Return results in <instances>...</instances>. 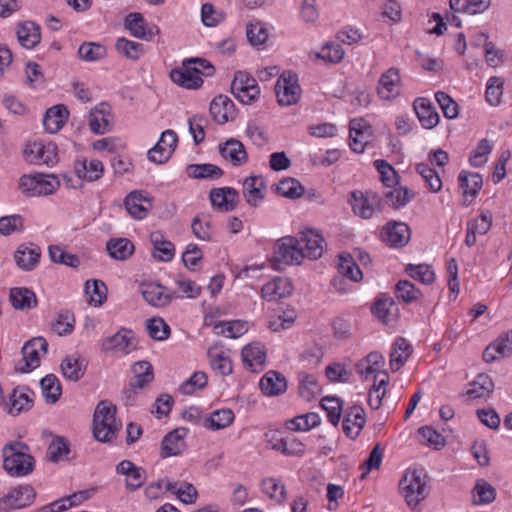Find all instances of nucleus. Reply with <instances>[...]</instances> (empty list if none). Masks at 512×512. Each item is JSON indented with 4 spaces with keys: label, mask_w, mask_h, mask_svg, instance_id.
<instances>
[{
    "label": "nucleus",
    "mask_w": 512,
    "mask_h": 512,
    "mask_svg": "<svg viewBox=\"0 0 512 512\" xmlns=\"http://www.w3.org/2000/svg\"><path fill=\"white\" fill-rule=\"evenodd\" d=\"M28 451V445L20 441L9 442L3 447V468L10 476H26L33 471L34 458Z\"/></svg>",
    "instance_id": "nucleus-1"
},
{
    "label": "nucleus",
    "mask_w": 512,
    "mask_h": 512,
    "mask_svg": "<svg viewBox=\"0 0 512 512\" xmlns=\"http://www.w3.org/2000/svg\"><path fill=\"white\" fill-rule=\"evenodd\" d=\"M116 407L107 401L98 403L93 417V434L99 442H111L118 431Z\"/></svg>",
    "instance_id": "nucleus-2"
},
{
    "label": "nucleus",
    "mask_w": 512,
    "mask_h": 512,
    "mask_svg": "<svg viewBox=\"0 0 512 512\" xmlns=\"http://www.w3.org/2000/svg\"><path fill=\"white\" fill-rule=\"evenodd\" d=\"M196 63H205L208 67L209 72H206L205 76H211L214 73V66L209 61L202 58H190L183 61L181 68L173 69L170 72L171 80L186 89H197L201 87L203 84V80L200 76L201 71L199 68L193 66Z\"/></svg>",
    "instance_id": "nucleus-3"
},
{
    "label": "nucleus",
    "mask_w": 512,
    "mask_h": 512,
    "mask_svg": "<svg viewBox=\"0 0 512 512\" xmlns=\"http://www.w3.org/2000/svg\"><path fill=\"white\" fill-rule=\"evenodd\" d=\"M305 258L299 239L286 236L279 239L274 246L272 267L281 270V265H300Z\"/></svg>",
    "instance_id": "nucleus-4"
},
{
    "label": "nucleus",
    "mask_w": 512,
    "mask_h": 512,
    "mask_svg": "<svg viewBox=\"0 0 512 512\" xmlns=\"http://www.w3.org/2000/svg\"><path fill=\"white\" fill-rule=\"evenodd\" d=\"M402 496L409 507H416L429 494L426 481L419 471L406 473L399 483Z\"/></svg>",
    "instance_id": "nucleus-5"
},
{
    "label": "nucleus",
    "mask_w": 512,
    "mask_h": 512,
    "mask_svg": "<svg viewBox=\"0 0 512 512\" xmlns=\"http://www.w3.org/2000/svg\"><path fill=\"white\" fill-rule=\"evenodd\" d=\"M48 343L43 337H34L27 341L21 350L22 358L15 363V371L28 373L40 365L41 355L47 353Z\"/></svg>",
    "instance_id": "nucleus-6"
},
{
    "label": "nucleus",
    "mask_w": 512,
    "mask_h": 512,
    "mask_svg": "<svg viewBox=\"0 0 512 512\" xmlns=\"http://www.w3.org/2000/svg\"><path fill=\"white\" fill-rule=\"evenodd\" d=\"M275 92L281 106L296 104L301 96L298 76L291 72H283L275 85Z\"/></svg>",
    "instance_id": "nucleus-7"
},
{
    "label": "nucleus",
    "mask_w": 512,
    "mask_h": 512,
    "mask_svg": "<svg viewBox=\"0 0 512 512\" xmlns=\"http://www.w3.org/2000/svg\"><path fill=\"white\" fill-rule=\"evenodd\" d=\"M178 136L173 130H165L153 148L148 151V159L156 164L166 163L174 153Z\"/></svg>",
    "instance_id": "nucleus-8"
},
{
    "label": "nucleus",
    "mask_w": 512,
    "mask_h": 512,
    "mask_svg": "<svg viewBox=\"0 0 512 512\" xmlns=\"http://www.w3.org/2000/svg\"><path fill=\"white\" fill-rule=\"evenodd\" d=\"M379 204L380 198L375 192H352L351 205L353 212L363 219H370L373 216L375 209L376 207L379 206Z\"/></svg>",
    "instance_id": "nucleus-9"
},
{
    "label": "nucleus",
    "mask_w": 512,
    "mask_h": 512,
    "mask_svg": "<svg viewBox=\"0 0 512 512\" xmlns=\"http://www.w3.org/2000/svg\"><path fill=\"white\" fill-rule=\"evenodd\" d=\"M382 238L390 247L402 248L410 241L411 231L404 222H388L383 228Z\"/></svg>",
    "instance_id": "nucleus-10"
},
{
    "label": "nucleus",
    "mask_w": 512,
    "mask_h": 512,
    "mask_svg": "<svg viewBox=\"0 0 512 512\" xmlns=\"http://www.w3.org/2000/svg\"><path fill=\"white\" fill-rule=\"evenodd\" d=\"M35 497L33 488L29 485L20 486L0 499V511L8 512L11 509H20L29 505Z\"/></svg>",
    "instance_id": "nucleus-11"
},
{
    "label": "nucleus",
    "mask_w": 512,
    "mask_h": 512,
    "mask_svg": "<svg viewBox=\"0 0 512 512\" xmlns=\"http://www.w3.org/2000/svg\"><path fill=\"white\" fill-rule=\"evenodd\" d=\"M135 337L131 330L121 328L112 336L106 337L102 342L104 351L122 352L128 354L135 349Z\"/></svg>",
    "instance_id": "nucleus-12"
},
{
    "label": "nucleus",
    "mask_w": 512,
    "mask_h": 512,
    "mask_svg": "<svg viewBox=\"0 0 512 512\" xmlns=\"http://www.w3.org/2000/svg\"><path fill=\"white\" fill-rule=\"evenodd\" d=\"M187 434L188 429L184 427H178L169 432L162 440L161 456L166 458L180 455L186 449L185 437Z\"/></svg>",
    "instance_id": "nucleus-13"
},
{
    "label": "nucleus",
    "mask_w": 512,
    "mask_h": 512,
    "mask_svg": "<svg viewBox=\"0 0 512 512\" xmlns=\"http://www.w3.org/2000/svg\"><path fill=\"white\" fill-rule=\"evenodd\" d=\"M41 249L33 243L21 244L14 252V260L22 271H32L40 261Z\"/></svg>",
    "instance_id": "nucleus-14"
},
{
    "label": "nucleus",
    "mask_w": 512,
    "mask_h": 512,
    "mask_svg": "<svg viewBox=\"0 0 512 512\" xmlns=\"http://www.w3.org/2000/svg\"><path fill=\"white\" fill-rule=\"evenodd\" d=\"M34 392L27 386H18L10 395L8 413L17 416L23 411H28L33 406Z\"/></svg>",
    "instance_id": "nucleus-15"
},
{
    "label": "nucleus",
    "mask_w": 512,
    "mask_h": 512,
    "mask_svg": "<svg viewBox=\"0 0 512 512\" xmlns=\"http://www.w3.org/2000/svg\"><path fill=\"white\" fill-rule=\"evenodd\" d=\"M209 111L215 122L225 124L234 118L235 105L229 97L218 95L210 103Z\"/></svg>",
    "instance_id": "nucleus-16"
},
{
    "label": "nucleus",
    "mask_w": 512,
    "mask_h": 512,
    "mask_svg": "<svg viewBox=\"0 0 512 512\" xmlns=\"http://www.w3.org/2000/svg\"><path fill=\"white\" fill-rule=\"evenodd\" d=\"M74 173L80 180L94 182L100 179L104 173V166L100 160L86 158L77 159L74 162Z\"/></svg>",
    "instance_id": "nucleus-17"
},
{
    "label": "nucleus",
    "mask_w": 512,
    "mask_h": 512,
    "mask_svg": "<svg viewBox=\"0 0 512 512\" xmlns=\"http://www.w3.org/2000/svg\"><path fill=\"white\" fill-rule=\"evenodd\" d=\"M141 294L145 301L155 307H163L172 301L173 294L167 292V288L157 283L142 284Z\"/></svg>",
    "instance_id": "nucleus-18"
},
{
    "label": "nucleus",
    "mask_w": 512,
    "mask_h": 512,
    "mask_svg": "<svg viewBox=\"0 0 512 512\" xmlns=\"http://www.w3.org/2000/svg\"><path fill=\"white\" fill-rule=\"evenodd\" d=\"M219 153L234 166H241L248 159L244 145L235 138H230L224 143L219 144Z\"/></svg>",
    "instance_id": "nucleus-19"
},
{
    "label": "nucleus",
    "mask_w": 512,
    "mask_h": 512,
    "mask_svg": "<svg viewBox=\"0 0 512 512\" xmlns=\"http://www.w3.org/2000/svg\"><path fill=\"white\" fill-rule=\"evenodd\" d=\"M366 423L365 411L361 406L351 407L343 420V431L351 439H355Z\"/></svg>",
    "instance_id": "nucleus-20"
},
{
    "label": "nucleus",
    "mask_w": 512,
    "mask_h": 512,
    "mask_svg": "<svg viewBox=\"0 0 512 512\" xmlns=\"http://www.w3.org/2000/svg\"><path fill=\"white\" fill-rule=\"evenodd\" d=\"M17 39L26 49H33L41 41L40 26L33 21H24L17 25Z\"/></svg>",
    "instance_id": "nucleus-21"
},
{
    "label": "nucleus",
    "mask_w": 512,
    "mask_h": 512,
    "mask_svg": "<svg viewBox=\"0 0 512 512\" xmlns=\"http://www.w3.org/2000/svg\"><path fill=\"white\" fill-rule=\"evenodd\" d=\"M261 391L267 396H278L286 392L287 380L275 370L268 371L260 380Z\"/></svg>",
    "instance_id": "nucleus-22"
},
{
    "label": "nucleus",
    "mask_w": 512,
    "mask_h": 512,
    "mask_svg": "<svg viewBox=\"0 0 512 512\" xmlns=\"http://www.w3.org/2000/svg\"><path fill=\"white\" fill-rule=\"evenodd\" d=\"M511 352L512 343L509 339V334L505 333L485 348L483 352V360L490 363L510 356Z\"/></svg>",
    "instance_id": "nucleus-23"
},
{
    "label": "nucleus",
    "mask_w": 512,
    "mask_h": 512,
    "mask_svg": "<svg viewBox=\"0 0 512 512\" xmlns=\"http://www.w3.org/2000/svg\"><path fill=\"white\" fill-rule=\"evenodd\" d=\"M265 182L260 176H249L243 182V196L246 202L257 207L264 199Z\"/></svg>",
    "instance_id": "nucleus-24"
},
{
    "label": "nucleus",
    "mask_w": 512,
    "mask_h": 512,
    "mask_svg": "<svg viewBox=\"0 0 512 512\" xmlns=\"http://www.w3.org/2000/svg\"><path fill=\"white\" fill-rule=\"evenodd\" d=\"M458 179L463 189L464 204L469 205L482 188V176L479 173L462 171Z\"/></svg>",
    "instance_id": "nucleus-25"
},
{
    "label": "nucleus",
    "mask_w": 512,
    "mask_h": 512,
    "mask_svg": "<svg viewBox=\"0 0 512 512\" xmlns=\"http://www.w3.org/2000/svg\"><path fill=\"white\" fill-rule=\"evenodd\" d=\"M9 301L16 310H29L38 304L35 293L26 287H13L9 292Z\"/></svg>",
    "instance_id": "nucleus-26"
},
{
    "label": "nucleus",
    "mask_w": 512,
    "mask_h": 512,
    "mask_svg": "<svg viewBox=\"0 0 512 512\" xmlns=\"http://www.w3.org/2000/svg\"><path fill=\"white\" fill-rule=\"evenodd\" d=\"M414 110L425 129H432L439 123V114L429 100L425 98L416 99Z\"/></svg>",
    "instance_id": "nucleus-27"
},
{
    "label": "nucleus",
    "mask_w": 512,
    "mask_h": 512,
    "mask_svg": "<svg viewBox=\"0 0 512 512\" xmlns=\"http://www.w3.org/2000/svg\"><path fill=\"white\" fill-rule=\"evenodd\" d=\"M128 213L136 218L143 219L151 208V201L140 191H132L124 201Z\"/></svg>",
    "instance_id": "nucleus-28"
},
{
    "label": "nucleus",
    "mask_w": 512,
    "mask_h": 512,
    "mask_svg": "<svg viewBox=\"0 0 512 512\" xmlns=\"http://www.w3.org/2000/svg\"><path fill=\"white\" fill-rule=\"evenodd\" d=\"M68 115L69 112L67 108L62 104L49 108L43 117V125L45 130L49 133L58 132L65 124Z\"/></svg>",
    "instance_id": "nucleus-29"
},
{
    "label": "nucleus",
    "mask_w": 512,
    "mask_h": 512,
    "mask_svg": "<svg viewBox=\"0 0 512 512\" xmlns=\"http://www.w3.org/2000/svg\"><path fill=\"white\" fill-rule=\"evenodd\" d=\"M300 244L304 243L306 247V252H304L305 257L309 259L316 260L320 258L323 254V237L318 233V231L310 229L301 233V237L299 239Z\"/></svg>",
    "instance_id": "nucleus-30"
},
{
    "label": "nucleus",
    "mask_w": 512,
    "mask_h": 512,
    "mask_svg": "<svg viewBox=\"0 0 512 512\" xmlns=\"http://www.w3.org/2000/svg\"><path fill=\"white\" fill-rule=\"evenodd\" d=\"M150 241L153 245L152 255L154 258H158L160 261H170L174 257V245L165 238L161 231L152 232Z\"/></svg>",
    "instance_id": "nucleus-31"
},
{
    "label": "nucleus",
    "mask_w": 512,
    "mask_h": 512,
    "mask_svg": "<svg viewBox=\"0 0 512 512\" xmlns=\"http://www.w3.org/2000/svg\"><path fill=\"white\" fill-rule=\"evenodd\" d=\"M134 250V244L127 238H112L106 243L108 255L118 261L130 258Z\"/></svg>",
    "instance_id": "nucleus-32"
},
{
    "label": "nucleus",
    "mask_w": 512,
    "mask_h": 512,
    "mask_svg": "<svg viewBox=\"0 0 512 512\" xmlns=\"http://www.w3.org/2000/svg\"><path fill=\"white\" fill-rule=\"evenodd\" d=\"M412 353V347L403 337H398L393 343L390 353V368L393 372L400 370Z\"/></svg>",
    "instance_id": "nucleus-33"
},
{
    "label": "nucleus",
    "mask_w": 512,
    "mask_h": 512,
    "mask_svg": "<svg viewBox=\"0 0 512 512\" xmlns=\"http://www.w3.org/2000/svg\"><path fill=\"white\" fill-rule=\"evenodd\" d=\"M363 119H352L350 121V147L357 153H362L365 144L368 142V129L363 124Z\"/></svg>",
    "instance_id": "nucleus-34"
},
{
    "label": "nucleus",
    "mask_w": 512,
    "mask_h": 512,
    "mask_svg": "<svg viewBox=\"0 0 512 512\" xmlns=\"http://www.w3.org/2000/svg\"><path fill=\"white\" fill-rule=\"evenodd\" d=\"M494 384L491 378L486 374H479L476 379L470 383L466 395L471 399H486L493 392Z\"/></svg>",
    "instance_id": "nucleus-35"
},
{
    "label": "nucleus",
    "mask_w": 512,
    "mask_h": 512,
    "mask_svg": "<svg viewBox=\"0 0 512 512\" xmlns=\"http://www.w3.org/2000/svg\"><path fill=\"white\" fill-rule=\"evenodd\" d=\"M186 173L194 179H219L223 175V170L214 164H190L186 168Z\"/></svg>",
    "instance_id": "nucleus-36"
},
{
    "label": "nucleus",
    "mask_w": 512,
    "mask_h": 512,
    "mask_svg": "<svg viewBox=\"0 0 512 512\" xmlns=\"http://www.w3.org/2000/svg\"><path fill=\"white\" fill-rule=\"evenodd\" d=\"M292 293V285L285 278H276L262 287V296L266 300H272L275 296L284 298Z\"/></svg>",
    "instance_id": "nucleus-37"
},
{
    "label": "nucleus",
    "mask_w": 512,
    "mask_h": 512,
    "mask_svg": "<svg viewBox=\"0 0 512 512\" xmlns=\"http://www.w3.org/2000/svg\"><path fill=\"white\" fill-rule=\"evenodd\" d=\"M235 415L231 409H220L210 414L204 421V426L210 430H220L230 426Z\"/></svg>",
    "instance_id": "nucleus-38"
},
{
    "label": "nucleus",
    "mask_w": 512,
    "mask_h": 512,
    "mask_svg": "<svg viewBox=\"0 0 512 512\" xmlns=\"http://www.w3.org/2000/svg\"><path fill=\"white\" fill-rule=\"evenodd\" d=\"M40 388L47 403H56L61 396L62 388L54 374H48L40 381Z\"/></svg>",
    "instance_id": "nucleus-39"
},
{
    "label": "nucleus",
    "mask_w": 512,
    "mask_h": 512,
    "mask_svg": "<svg viewBox=\"0 0 512 512\" xmlns=\"http://www.w3.org/2000/svg\"><path fill=\"white\" fill-rule=\"evenodd\" d=\"M473 503L475 505L489 504L495 500V488L484 479H478L472 489Z\"/></svg>",
    "instance_id": "nucleus-40"
},
{
    "label": "nucleus",
    "mask_w": 512,
    "mask_h": 512,
    "mask_svg": "<svg viewBox=\"0 0 512 512\" xmlns=\"http://www.w3.org/2000/svg\"><path fill=\"white\" fill-rule=\"evenodd\" d=\"M241 357L243 362L252 368L254 365L261 366L265 363L266 352L260 343H252L242 348Z\"/></svg>",
    "instance_id": "nucleus-41"
},
{
    "label": "nucleus",
    "mask_w": 512,
    "mask_h": 512,
    "mask_svg": "<svg viewBox=\"0 0 512 512\" xmlns=\"http://www.w3.org/2000/svg\"><path fill=\"white\" fill-rule=\"evenodd\" d=\"M61 373L66 379L76 382L84 375L85 366L79 358L67 356L61 362Z\"/></svg>",
    "instance_id": "nucleus-42"
},
{
    "label": "nucleus",
    "mask_w": 512,
    "mask_h": 512,
    "mask_svg": "<svg viewBox=\"0 0 512 512\" xmlns=\"http://www.w3.org/2000/svg\"><path fill=\"white\" fill-rule=\"evenodd\" d=\"M134 373V386L139 389L146 387L154 379L153 367L148 361H138L132 365Z\"/></svg>",
    "instance_id": "nucleus-43"
},
{
    "label": "nucleus",
    "mask_w": 512,
    "mask_h": 512,
    "mask_svg": "<svg viewBox=\"0 0 512 512\" xmlns=\"http://www.w3.org/2000/svg\"><path fill=\"white\" fill-rule=\"evenodd\" d=\"M395 294L398 300L406 304L415 302L423 296L421 290L408 280L398 281L395 287Z\"/></svg>",
    "instance_id": "nucleus-44"
},
{
    "label": "nucleus",
    "mask_w": 512,
    "mask_h": 512,
    "mask_svg": "<svg viewBox=\"0 0 512 512\" xmlns=\"http://www.w3.org/2000/svg\"><path fill=\"white\" fill-rule=\"evenodd\" d=\"M276 190L278 194L289 199L300 198L305 192V188L302 184L294 178H285L281 180L278 183Z\"/></svg>",
    "instance_id": "nucleus-45"
},
{
    "label": "nucleus",
    "mask_w": 512,
    "mask_h": 512,
    "mask_svg": "<svg viewBox=\"0 0 512 512\" xmlns=\"http://www.w3.org/2000/svg\"><path fill=\"white\" fill-rule=\"evenodd\" d=\"M339 272L352 281L362 280L363 273L350 254L339 256Z\"/></svg>",
    "instance_id": "nucleus-46"
},
{
    "label": "nucleus",
    "mask_w": 512,
    "mask_h": 512,
    "mask_svg": "<svg viewBox=\"0 0 512 512\" xmlns=\"http://www.w3.org/2000/svg\"><path fill=\"white\" fill-rule=\"evenodd\" d=\"M106 48L99 43L85 42L78 49L80 59L87 62H94L106 56Z\"/></svg>",
    "instance_id": "nucleus-47"
},
{
    "label": "nucleus",
    "mask_w": 512,
    "mask_h": 512,
    "mask_svg": "<svg viewBox=\"0 0 512 512\" xmlns=\"http://www.w3.org/2000/svg\"><path fill=\"white\" fill-rule=\"evenodd\" d=\"M320 422L321 418L317 413L309 412L290 420L288 428L293 431H307L318 426Z\"/></svg>",
    "instance_id": "nucleus-48"
},
{
    "label": "nucleus",
    "mask_w": 512,
    "mask_h": 512,
    "mask_svg": "<svg viewBox=\"0 0 512 512\" xmlns=\"http://www.w3.org/2000/svg\"><path fill=\"white\" fill-rule=\"evenodd\" d=\"M193 234L200 240L209 241L212 238V223L206 214H198L191 224Z\"/></svg>",
    "instance_id": "nucleus-49"
},
{
    "label": "nucleus",
    "mask_w": 512,
    "mask_h": 512,
    "mask_svg": "<svg viewBox=\"0 0 512 512\" xmlns=\"http://www.w3.org/2000/svg\"><path fill=\"white\" fill-rule=\"evenodd\" d=\"M85 291L90 296L91 303L100 306L107 298V287L101 280H88L85 284Z\"/></svg>",
    "instance_id": "nucleus-50"
},
{
    "label": "nucleus",
    "mask_w": 512,
    "mask_h": 512,
    "mask_svg": "<svg viewBox=\"0 0 512 512\" xmlns=\"http://www.w3.org/2000/svg\"><path fill=\"white\" fill-rule=\"evenodd\" d=\"M115 47L119 54L131 60L139 59L144 52V48L141 43L133 42L126 38H119L116 41Z\"/></svg>",
    "instance_id": "nucleus-51"
},
{
    "label": "nucleus",
    "mask_w": 512,
    "mask_h": 512,
    "mask_svg": "<svg viewBox=\"0 0 512 512\" xmlns=\"http://www.w3.org/2000/svg\"><path fill=\"white\" fill-rule=\"evenodd\" d=\"M214 330L217 335H225L235 339L246 333L248 328L246 322L236 320L227 323L220 322L214 326Z\"/></svg>",
    "instance_id": "nucleus-52"
},
{
    "label": "nucleus",
    "mask_w": 512,
    "mask_h": 512,
    "mask_svg": "<svg viewBox=\"0 0 512 512\" xmlns=\"http://www.w3.org/2000/svg\"><path fill=\"white\" fill-rule=\"evenodd\" d=\"M321 407L327 412L330 423L337 426L342 412V400L335 396H326L321 400Z\"/></svg>",
    "instance_id": "nucleus-53"
},
{
    "label": "nucleus",
    "mask_w": 512,
    "mask_h": 512,
    "mask_svg": "<svg viewBox=\"0 0 512 512\" xmlns=\"http://www.w3.org/2000/svg\"><path fill=\"white\" fill-rule=\"evenodd\" d=\"M298 380L299 392L304 399L310 400L311 397L320 392L317 379L313 375L306 372H300L298 374Z\"/></svg>",
    "instance_id": "nucleus-54"
},
{
    "label": "nucleus",
    "mask_w": 512,
    "mask_h": 512,
    "mask_svg": "<svg viewBox=\"0 0 512 512\" xmlns=\"http://www.w3.org/2000/svg\"><path fill=\"white\" fill-rule=\"evenodd\" d=\"M48 252L51 261L54 263L63 264L72 268H76L80 265V260L77 255L65 252L57 245L50 246Z\"/></svg>",
    "instance_id": "nucleus-55"
},
{
    "label": "nucleus",
    "mask_w": 512,
    "mask_h": 512,
    "mask_svg": "<svg viewBox=\"0 0 512 512\" xmlns=\"http://www.w3.org/2000/svg\"><path fill=\"white\" fill-rule=\"evenodd\" d=\"M89 127L94 134H104L110 130V123L103 109L94 108L89 113Z\"/></svg>",
    "instance_id": "nucleus-56"
},
{
    "label": "nucleus",
    "mask_w": 512,
    "mask_h": 512,
    "mask_svg": "<svg viewBox=\"0 0 512 512\" xmlns=\"http://www.w3.org/2000/svg\"><path fill=\"white\" fill-rule=\"evenodd\" d=\"M405 271L410 277L423 284H432L435 281V274L427 264H408Z\"/></svg>",
    "instance_id": "nucleus-57"
},
{
    "label": "nucleus",
    "mask_w": 512,
    "mask_h": 512,
    "mask_svg": "<svg viewBox=\"0 0 512 512\" xmlns=\"http://www.w3.org/2000/svg\"><path fill=\"white\" fill-rule=\"evenodd\" d=\"M146 22L141 13H130L125 18V26L131 34L139 39H146L147 38V32L145 28Z\"/></svg>",
    "instance_id": "nucleus-58"
},
{
    "label": "nucleus",
    "mask_w": 512,
    "mask_h": 512,
    "mask_svg": "<svg viewBox=\"0 0 512 512\" xmlns=\"http://www.w3.org/2000/svg\"><path fill=\"white\" fill-rule=\"evenodd\" d=\"M146 329L149 336L156 341H163L170 334V327L160 317L147 320Z\"/></svg>",
    "instance_id": "nucleus-59"
},
{
    "label": "nucleus",
    "mask_w": 512,
    "mask_h": 512,
    "mask_svg": "<svg viewBox=\"0 0 512 512\" xmlns=\"http://www.w3.org/2000/svg\"><path fill=\"white\" fill-rule=\"evenodd\" d=\"M421 436V442L436 450L443 448L446 444L445 438L435 429L430 426H423L418 430Z\"/></svg>",
    "instance_id": "nucleus-60"
},
{
    "label": "nucleus",
    "mask_w": 512,
    "mask_h": 512,
    "mask_svg": "<svg viewBox=\"0 0 512 512\" xmlns=\"http://www.w3.org/2000/svg\"><path fill=\"white\" fill-rule=\"evenodd\" d=\"M414 196V193L404 187L390 188L385 192V198L388 199L394 208L404 207Z\"/></svg>",
    "instance_id": "nucleus-61"
},
{
    "label": "nucleus",
    "mask_w": 512,
    "mask_h": 512,
    "mask_svg": "<svg viewBox=\"0 0 512 512\" xmlns=\"http://www.w3.org/2000/svg\"><path fill=\"white\" fill-rule=\"evenodd\" d=\"M207 123L208 120L203 115H193L189 118L188 129L196 145L204 141Z\"/></svg>",
    "instance_id": "nucleus-62"
},
{
    "label": "nucleus",
    "mask_w": 512,
    "mask_h": 512,
    "mask_svg": "<svg viewBox=\"0 0 512 512\" xmlns=\"http://www.w3.org/2000/svg\"><path fill=\"white\" fill-rule=\"evenodd\" d=\"M345 51L338 43L328 42L322 47V51L316 53V57L331 63H339L343 60Z\"/></svg>",
    "instance_id": "nucleus-63"
},
{
    "label": "nucleus",
    "mask_w": 512,
    "mask_h": 512,
    "mask_svg": "<svg viewBox=\"0 0 512 512\" xmlns=\"http://www.w3.org/2000/svg\"><path fill=\"white\" fill-rule=\"evenodd\" d=\"M211 367L219 374L226 376L232 372V363L230 359L223 353L215 352L213 349L208 350Z\"/></svg>",
    "instance_id": "nucleus-64"
}]
</instances>
